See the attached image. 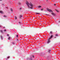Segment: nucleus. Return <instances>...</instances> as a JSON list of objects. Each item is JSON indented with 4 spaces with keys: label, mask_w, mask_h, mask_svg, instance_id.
<instances>
[{
    "label": "nucleus",
    "mask_w": 60,
    "mask_h": 60,
    "mask_svg": "<svg viewBox=\"0 0 60 60\" xmlns=\"http://www.w3.org/2000/svg\"><path fill=\"white\" fill-rule=\"evenodd\" d=\"M4 17L5 18H6V17L7 16L6 15H4Z\"/></svg>",
    "instance_id": "12"
},
{
    "label": "nucleus",
    "mask_w": 60,
    "mask_h": 60,
    "mask_svg": "<svg viewBox=\"0 0 60 60\" xmlns=\"http://www.w3.org/2000/svg\"><path fill=\"white\" fill-rule=\"evenodd\" d=\"M47 10L48 11H49V12H51L52 11H51V10L48 8L47 9Z\"/></svg>",
    "instance_id": "2"
},
{
    "label": "nucleus",
    "mask_w": 60,
    "mask_h": 60,
    "mask_svg": "<svg viewBox=\"0 0 60 60\" xmlns=\"http://www.w3.org/2000/svg\"><path fill=\"white\" fill-rule=\"evenodd\" d=\"M11 11H13V9H12L11 8Z\"/></svg>",
    "instance_id": "8"
},
{
    "label": "nucleus",
    "mask_w": 60,
    "mask_h": 60,
    "mask_svg": "<svg viewBox=\"0 0 60 60\" xmlns=\"http://www.w3.org/2000/svg\"><path fill=\"white\" fill-rule=\"evenodd\" d=\"M53 37H54L53 35H51L50 36V37L49 38V39H51V38H52Z\"/></svg>",
    "instance_id": "3"
},
{
    "label": "nucleus",
    "mask_w": 60,
    "mask_h": 60,
    "mask_svg": "<svg viewBox=\"0 0 60 60\" xmlns=\"http://www.w3.org/2000/svg\"><path fill=\"white\" fill-rule=\"evenodd\" d=\"M46 15H47V14H46Z\"/></svg>",
    "instance_id": "37"
},
{
    "label": "nucleus",
    "mask_w": 60,
    "mask_h": 60,
    "mask_svg": "<svg viewBox=\"0 0 60 60\" xmlns=\"http://www.w3.org/2000/svg\"><path fill=\"white\" fill-rule=\"evenodd\" d=\"M7 36H9V34H8L7 35Z\"/></svg>",
    "instance_id": "13"
},
{
    "label": "nucleus",
    "mask_w": 60,
    "mask_h": 60,
    "mask_svg": "<svg viewBox=\"0 0 60 60\" xmlns=\"http://www.w3.org/2000/svg\"><path fill=\"white\" fill-rule=\"evenodd\" d=\"M3 28H5V27H3Z\"/></svg>",
    "instance_id": "34"
},
{
    "label": "nucleus",
    "mask_w": 60,
    "mask_h": 60,
    "mask_svg": "<svg viewBox=\"0 0 60 60\" xmlns=\"http://www.w3.org/2000/svg\"><path fill=\"white\" fill-rule=\"evenodd\" d=\"M56 11H57V12H59V11H57V10H56Z\"/></svg>",
    "instance_id": "26"
},
{
    "label": "nucleus",
    "mask_w": 60,
    "mask_h": 60,
    "mask_svg": "<svg viewBox=\"0 0 60 60\" xmlns=\"http://www.w3.org/2000/svg\"><path fill=\"white\" fill-rule=\"evenodd\" d=\"M0 13H3V12L2 11H0Z\"/></svg>",
    "instance_id": "5"
},
{
    "label": "nucleus",
    "mask_w": 60,
    "mask_h": 60,
    "mask_svg": "<svg viewBox=\"0 0 60 60\" xmlns=\"http://www.w3.org/2000/svg\"><path fill=\"white\" fill-rule=\"evenodd\" d=\"M41 6H39L38 7V8H41Z\"/></svg>",
    "instance_id": "6"
},
{
    "label": "nucleus",
    "mask_w": 60,
    "mask_h": 60,
    "mask_svg": "<svg viewBox=\"0 0 60 60\" xmlns=\"http://www.w3.org/2000/svg\"><path fill=\"white\" fill-rule=\"evenodd\" d=\"M6 30H4V32H6Z\"/></svg>",
    "instance_id": "22"
},
{
    "label": "nucleus",
    "mask_w": 60,
    "mask_h": 60,
    "mask_svg": "<svg viewBox=\"0 0 60 60\" xmlns=\"http://www.w3.org/2000/svg\"><path fill=\"white\" fill-rule=\"evenodd\" d=\"M36 19H37L36 17Z\"/></svg>",
    "instance_id": "39"
},
{
    "label": "nucleus",
    "mask_w": 60,
    "mask_h": 60,
    "mask_svg": "<svg viewBox=\"0 0 60 60\" xmlns=\"http://www.w3.org/2000/svg\"><path fill=\"white\" fill-rule=\"evenodd\" d=\"M50 51V50H49V53H50V52H49Z\"/></svg>",
    "instance_id": "21"
},
{
    "label": "nucleus",
    "mask_w": 60,
    "mask_h": 60,
    "mask_svg": "<svg viewBox=\"0 0 60 60\" xmlns=\"http://www.w3.org/2000/svg\"><path fill=\"white\" fill-rule=\"evenodd\" d=\"M54 38H56V37H54Z\"/></svg>",
    "instance_id": "31"
},
{
    "label": "nucleus",
    "mask_w": 60,
    "mask_h": 60,
    "mask_svg": "<svg viewBox=\"0 0 60 60\" xmlns=\"http://www.w3.org/2000/svg\"><path fill=\"white\" fill-rule=\"evenodd\" d=\"M52 15H54V16H55V14H54V13H52Z\"/></svg>",
    "instance_id": "9"
},
{
    "label": "nucleus",
    "mask_w": 60,
    "mask_h": 60,
    "mask_svg": "<svg viewBox=\"0 0 60 60\" xmlns=\"http://www.w3.org/2000/svg\"><path fill=\"white\" fill-rule=\"evenodd\" d=\"M19 24H20V22H19Z\"/></svg>",
    "instance_id": "28"
},
{
    "label": "nucleus",
    "mask_w": 60,
    "mask_h": 60,
    "mask_svg": "<svg viewBox=\"0 0 60 60\" xmlns=\"http://www.w3.org/2000/svg\"><path fill=\"white\" fill-rule=\"evenodd\" d=\"M15 19H17V17L16 16H15Z\"/></svg>",
    "instance_id": "7"
},
{
    "label": "nucleus",
    "mask_w": 60,
    "mask_h": 60,
    "mask_svg": "<svg viewBox=\"0 0 60 60\" xmlns=\"http://www.w3.org/2000/svg\"><path fill=\"white\" fill-rule=\"evenodd\" d=\"M5 60H7V59H5Z\"/></svg>",
    "instance_id": "33"
},
{
    "label": "nucleus",
    "mask_w": 60,
    "mask_h": 60,
    "mask_svg": "<svg viewBox=\"0 0 60 60\" xmlns=\"http://www.w3.org/2000/svg\"><path fill=\"white\" fill-rule=\"evenodd\" d=\"M2 0H0V1H1Z\"/></svg>",
    "instance_id": "32"
},
{
    "label": "nucleus",
    "mask_w": 60,
    "mask_h": 60,
    "mask_svg": "<svg viewBox=\"0 0 60 60\" xmlns=\"http://www.w3.org/2000/svg\"><path fill=\"white\" fill-rule=\"evenodd\" d=\"M36 14H40L39 13H36Z\"/></svg>",
    "instance_id": "15"
},
{
    "label": "nucleus",
    "mask_w": 60,
    "mask_h": 60,
    "mask_svg": "<svg viewBox=\"0 0 60 60\" xmlns=\"http://www.w3.org/2000/svg\"><path fill=\"white\" fill-rule=\"evenodd\" d=\"M9 58H10V56H9L7 57V59H8Z\"/></svg>",
    "instance_id": "20"
},
{
    "label": "nucleus",
    "mask_w": 60,
    "mask_h": 60,
    "mask_svg": "<svg viewBox=\"0 0 60 60\" xmlns=\"http://www.w3.org/2000/svg\"><path fill=\"white\" fill-rule=\"evenodd\" d=\"M1 38L2 39H3V37L2 36H1Z\"/></svg>",
    "instance_id": "14"
},
{
    "label": "nucleus",
    "mask_w": 60,
    "mask_h": 60,
    "mask_svg": "<svg viewBox=\"0 0 60 60\" xmlns=\"http://www.w3.org/2000/svg\"><path fill=\"white\" fill-rule=\"evenodd\" d=\"M50 39H49V38L48 39V41L47 42L48 43H49V42H50Z\"/></svg>",
    "instance_id": "4"
},
{
    "label": "nucleus",
    "mask_w": 60,
    "mask_h": 60,
    "mask_svg": "<svg viewBox=\"0 0 60 60\" xmlns=\"http://www.w3.org/2000/svg\"><path fill=\"white\" fill-rule=\"evenodd\" d=\"M54 5H56V4H54Z\"/></svg>",
    "instance_id": "36"
},
{
    "label": "nucleus",
    "mask_w": 60,
    "mask_h": 60,
    "mask_svg": "<svg viewBox=\"0 0 60 60\" xmlns=\"http://www.w3.org/2000/svg\"><path fill=\"white\" fill-rule=\"evenodd\" d=\"M22 9V8H19L20 10H21Z\"/></svg>",
    "instance_id": "24"
},
{
    "label": "nucleus",
    "mask_w": 60,
    "mask_h": 60,
    "mask_svg": "<svg viewBox=\"0 0 60 60\" xmlns=\"http://www.w3.org/2000/svg\"><path fill=\"white\" fill-rule=\"evenodd\" d=\"M22 17V16L21 15L20 16V18H21V17Z\"/></svg>",
    "instance_id": "16"
},
{
    "label": "nucleus",
    "mask_w": 60,
    "mask_h": 60,
    "mask_svg": "<svg viewBox=\"0 0 60 60\" xmlns=\"http://www.w3.org/2000/svg\"><path fill=\"white\" fill-rule=\"evenodd\" d=\"M33 56V57H34V56Z\"/></svg>",
    "instance_id": "35"
},
{
    "label": "nucleus",
    "mask_w": 60,
    "mask_h": 60,
    "mask_svg": "<svg viewBox=\"0 0 60 60\" xmlns=\"http://www.w3.org/2000/svg\"><path fill=\"white\" fill-rule=\"evenodd\" d=\"M12 44H14V42H13L12 43Z\"/></svg>",
    "instance_id": "23"
},
{
    "label": "nucleus",
    "mask_w": 60,
    "mask_h": 60,
    "mask_svg": "<svg viewBox=\"0 0 60 60\" xmlns=\"http://www.w3.org/2000/svg\"><path fill=\"white\" fill-rule=\"evenodd\" d=\"M26 4H27L28 7V8H30V9H33V7H34V6L32 4V3H30V4H29L28 2H27L26 3Z\"/></svg>",
    "instance_id": "1"
},
{
    "label": "nucleus",
    "mask_w": 60,
    "mask_h": 60,
    "mask_svg": "<svg viewBox=\"0 0 60 60\" xmlns=\"http://www.w3.org/2000/svg\"><path fill=\"white\" fill-rule=\"evenodd\" d=\"M0 32H1V33H3V31L2 30H0Z\"/></svg>",
    "instance_id": "11"
},
{
    "label": "nucleus",
    "mask_w": 60,
    "mask_h": 60,
    "mask_svg": "<svg viewBox=\"0 0 60 60\" xmlns=\"http://www.w3.org/2000/svg\"><path fill=\"white\" fill-rule=\"evenodd\" d=\"M11 39V37H8V40H10Z\"/></svg>",
    "instance_id": "10"
},
{
    "label": "nucleus",
    "mask_w": 60,
    "mask_h": 60,
    "mask_svg": "<svg viewBox=\"0 0 60 60\" xmlns=\"http://www.w3.org/2000/svg\"><path fill=\"white\" fill-rule=\"evenodd\" d=\"M47 1H48V0H47Z\"/></svg>",
    "instance_id": "38"
},
{
    "label": "nucleus",
    "mask_w": 60,
    "mask_h": 60,
    "mask_svg": "<svg viewBox=\"0 0 60 60\" xmlns=\"http://www.w3.org/2000/svg\"><path fill=\"white\" fill-rule=\"evenodd\" d=\"M17 40L18 41H19V39H17Z\"/></svg>",
    "instance_id": "27"
},
{
    "label": "nucleus",
    "mask_w": 60,
    "mask_h": 60,
    "mask_svg": "<svg viewBox=\"0 0 60 60\" xmlns=\"http://www.w3.org/2000/svg\"><path fill=\"white\" fill-rule=\"evenodd\" d=\"M41 11H43V9H41Z\"/></svg>",
    "instance_id": "25"
},
{
    "label": "nucleus",
    "mask_w": 60,
    "mask_h": 60,
    "mask_svg": "<svg viewBox=\"0 0 60 60\" xmlns=\"http://www.w3.org/2000/svg\"><path fill=\"white\" fill-rule=\"evenodd\" d=\"M55 36H57V34H56L55 35Z\"/></svg>",
    "instance_id": "19"
},
{
    "label": "nucleus",
    "mask_w": 60,
    "mask_h": 60,
    "mask_svg": "<svg viewBox=\"0 0 60 60\" xmlns=\"http://www.w3.org/2000/svg\"><path fill=\"white\" fill-rule=\"evenodd\" d=\"M16 37H18V35H16Z\"/></svg>",
    "instance_id": "18"
},
{
    "label": "nucleus",
    "mask_w": 60,
    "mask_h": 60,
    "mask_svg": "<svg viewBox=\"0 0 60 60\" xmlns=\"http://www.w3.org/2000/svg\"><path fill=\"white\" fill-rule=\"evenodd\" d=\"M19 4H20V3H19Z\"/></svg>",
    "instance_id": "30"
},
{
    "label": "nucleus",
    "mask_w": 60,
    "mask_h": 60,
    "mask_svg": "<svg viewBox=\"0 0 60 60\" xmlns=\"http://www.w3.org/2000/svg\"><path fill=\"white\" fill-rule=\"evenodd\" d=\"M0 27H2V26H0Z\"/></svg>",
    "instance_id": "29"
},
{
    "label": "nucleus",
    "mask_w": 60,
    "mask_h": 60,
    "mask_svg": "<svg viewBox=\"0 0 60 60\" xmlns=\"http://www.w3.org/2000/svg\"><path fill=\"white\" fill-rule=\"evenodd\" d=\"M50 34H52V31H50Z\"/></svg>",
    "instance_id": "17"
}]
</instances>
